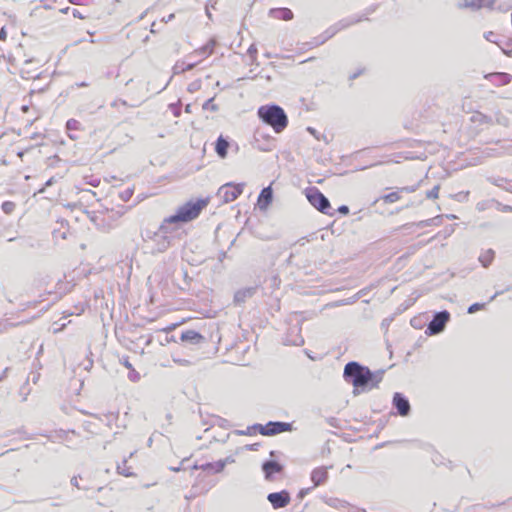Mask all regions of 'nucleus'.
<instances>
[{"instance_id": "20", "label": "nucleus", "mask_w": 512, "mask_h": 512, "mask_svg": "<svg viewBox=\"0 0 512 512\" xmlns=\"http://www.w3.org/2000/svg\"><path fill=\"white\" fill-rule=\"evenodd\" d=\"M270 14L273 18L281 19V20H291L293 18V13L288 8H275L270 10Z\"/></svg>"}, {"instance_id": "26", "label": "nucleus", "mask_w": 512, "mask_h": 512, "mask_svg": "<svg viewBox=\"0 0 512 512\" xmlns=\"http://www.w3.org/2000/svg\"><path fill=\"white\" fill-rule=\"evenodd\" d=\"M493 259H494V253L490 250L486 251L479 257V260L483 264L484 267H488L491 264V262L493 261Z\"/></svg>"}, {"instance_id": "13", "label": "nucleus", "mask_w": 512, "mask_h": 512, "mask_svg": "<svg viewBox=\"0 0 512 512\" xmlns=\"http://www.w3.org/2000/svg\"><path fill=\"white\" fill-rule=\"evenodd\" d=\"M180 340L193 346H200L206 342L205 336L192 329L183 331Z\"/></svg>"}, {"instance_id": "3", "label": "nucleus", "mask_w": 512, "mask_h": 512, "mask_svg": "<svg viewBox=\"0 0 512 512\" xmlns=\"http://www.w3.org/2000/svg\"><path fill=\"white\" fill-rule=\"evenodd\" d=\"M344 377L351 382L354 389L377 387L379 382L368 367L361 366L357 362H349L344 368Z\"/></svg>"}, {"instance_id": "30", "label": "nucleus", "mask_w": 512, "mask_h": 512, "mask_svg": "<svg viewBox=\"0 0 512 512\" xmlns=\"http://www.w3.org/2000/svg\"><path fill=\"white\" fill-rule=\"evenodd\" d=\"M41 2L43 3V7L45 9H51L53 6L52 4L56 2V0H41Z\"/></svg>"}, {"instance_id": "4", "label": "nucleus", "mask_w": 512, "mask_h": 512, "mask_svg": "<svg viewBox=\"0 0 512 512\" xmlns=\"http://www.w3.org/2000/svg\"><path fill=\"white\" fill-rule=\"evenodd\" d=\"M257 115L265 124L271 126L275 133L283 132L288 126V117L280 106H260Z\"/></svg>"}, {"instance_id": "8", "label": "nucleus", "mask_w": 512, "mask_h": 512, "mask_svg": "<svg viewBox=\"0 0 512 512\" xmlns=\"http://www.w3.org/2000/svg\"><path fill=\"white\" fill-rule=\"evenodd\" d=\"M291 430V424L286 422H268L265 425H259L258 431L261 435L272 436Z\"/></svg>"}, {"instance_id": "31", "label": "nucleus", "mask_w": 512, "mask_h": 512, "mask_svg": "<svg viewBox=\"0 0 512 512\" xmlns=\"http://www.w3.org/2000/svg\"><path fill=\"white\" fill-rule=\"evenodd\" d=\"M313 489L314 488H312V487L301 489L299 492V497L303 498L305 495L309 494Z\"/></svg>"}, {"instance_id": "25", "label": "nucleus", "mask_w": 512, "mask_h": 512, "mask_svg": "<svg viewBox=\"0 0 512 512\" xmlns=\"http://www.w3.org/2000/svg\"><path fill=\"white\" fill-rule=\"evenodd\" d=\"M21 111H22L23 113H28V112H30V111H31V112H32V116H33L34 118H37V117H38V115H39V110H38V108L36 107V105H35L34 103H32L31 98L29 99L28 103H24V104H22V106H21Z\"/></svg>"}, {"instance_id": "17", "label": "nucleus", "mask_w": 512, "mask_h": 512, "mask_svg": "<svg viewBox=\"0 0 512 512\" xmlns=\"http://www.w3.org/2000/svg\"><path fill=\"white\" fill-rule=\"evenodd\" d=\"M273 198V193L271 186L265 187L260 192L258 199H257V205L261 210L267 209V207L271 204Z\"/></svg>"}, {"instance_id": "24", "label": "nucleus", "mask_w": 512, "mask_h": 512, "mask_svg": "<svg viewBox=\"0 0 512 512\" xmlns=\"http://www.w3.org/2000/svg\"><path fill=\"white\" fill-rule=\"evenodd\" d=\"M253 293H254L253 288H246V289L240 290L235 294L234 300L237 303H243V302H245V300L247 298L251 297L253 295Z\"/></svg>"}, {"instance_id": "21", "label": "nucleus", "mask_w": 512, "mask_h": 512, "mask_svg": "<svg viewBox=\"0 0 512 512\" xmlns=\"http://www.w3.org/2000/svg\"><path fill=\"white\" fill-rule=\"evenodd\" d=\"M117 471L119 474L125 477H131L135 475L134 467L129 464L127 459L122 460V462L117 465Z\"/></svg>"}, {"instance_id": "36", "label": "nucleus", "mask_w": 512, "mask_h": 512, "mask_svg": "<svg viewBox=\"0 0 512 512\" xmlns=\"http://www.w3.org/2000/svg\"><path fill=\"white\" fill-rule=\"evenodd\" d=\"M185 323V320H182L180 323H177V324H172L171 326H169L166 330L167 331H172L174 330L177 326L181 325V324H184Z\"/></svg>"}, {"instance_id": "40", "label": "nucleus", "mask_w": 512, "mask_h": 512, "mask_svg": "<svg viewBox=\"0 0 512 512\" xmlns=\"http://www.w3.org/2000/svg\"><path fill=\"white\" fill-rule=\"evenodd\" d=\"M206 12H207L208 16L210 17V12H209V8L208 7L206 8Z\"/></svg>"}, {"instance_id": "14", "label": "nucleus", "mask_w": 512, "mask_h": 512, "mask_svg": "<svg viewBox=\"0 0 512 512\" xmlns=\"http://www.w3.org/2000/svg\"><path fill=\"white\" fill-rule=\"evenodd\" d=\"M415 191H416L415 186H406V187L399 188L397 191H393V192L383 195L381 199L383 200L384 203H389V204L395 203V202L401 200L402 193H413Z\"/></svg>"}, {"instance_id": "35", "label": "nucleus", "mask_w": 512, "mask_h": 512, "mask_svg": "<svg viewBox=\"0 0 512 512\" xmlns=\"http://www.w3.org/2000/svg\"><path fill=\"white\" fill-rule=\"evenodd\" d=\"M70 3L78 6H84V0H68Z\"/></svg>"}, {"instance_id": "39", "label": "nucleus", "mask_w": 512, "mask_h": 512, "mask_svg": "<svg viewBox=\"0 0 512 512\" xmlns=\"http://www.w3.org/2000/svg\"><path fill=\"white\" fill-rule=\"evenodd\" d=\"M0 32H1V33L6 32L5 27H2V28L0 29Z\"/></svg>"}, {"instance_id": "7", "label": "nucleus", "mask_w": 512, "mask_h": 512, "mask_svg": "<svg viewBox=\"0 0 512 512\" xmlns=\"http://www.w3.org/2000/svg\"><path fill=\"white\" fill-rule=\"evenodd\" d=\"M306 197L310 204L318 211L324 214L332 215L329 211L331 206L329 200L317 188H310L306 192Z\"/></svg>"}, {"instance_id": "2", "label": "nucleus", "mask_w": 512, "mask_h": 512, "mask_svg": "<svg viewBox=\"0 0 512 512\" xmlns=\"http://www.w3.org/2000/svg\"><path fill=\"white\" fill-rule=\"evenodd\" d=\"M209 203L210 197L187 201L177 209L174 215L167 217L164 222L167 224L191 222L199 217Z\"/></svg>"}, {"instance_id": "23", "label": "nucleus", "mask_w": 512, "mask_h": 512, "mask_svg": "<svg viewBox=\"0 0 512 512\" xmlns=\"http://www.w3.org/2000/svg\"><path fill=\"white\" fill-rule=\"evenodd\" d=\"M69 13H71L75 18L84 19L88 14V9L85 4L84 6H80V8L70 9L69 7H66V15Z\"/></svg>"}, {"instance_id": "34", "label": "nucleus", "mask_w": 512, "mask_h": 512, "mask_svg": "<svg viewBox=\"0 0 512 512\" xmlns=\"http://www.w3.org/2000/svg\"><path fill=\"white\" fill-rule=\"evenodd\" d=\"M478 309H480V305L479 304H473L472 306L469 307L468 312L469 313H473V312L477 311Z\"/></svg>"}, {"instance_id": "29", "label": "nucleus", "mask_w": 512, "mask_h": 512, "mask_svg": "<svg viewBox=\"0 0 512 512\" xmlns=\"http://www.w3.org/2000/svg\"><path fill=\"white\" fill-rule=\"evenodd\" d=\"M81 124L76 120H69L66 122V129L68 130H80Z\"/></svg>"}, {"instance_id": "11", "label": "nucleus", "mask_w": 512, "mask_h": 512, "mask_svg": "<svg viewBox=\"0 0 512 512\" xmlns=\"http://www.w3.org/2000/svg\"><path fill=\"white\" fill-rule=\"evenodd\" d=\"M331 467L318 466L315 467L310 473V479L313 483L312 488H317L327 483L329 479V469Z\"/></svg>"}, {"instance_id": "9", "label": "nucleus", "mask_w": 512, "mask_h": 512, "mask_svg": "<svg viewBox=\"0 0 512 512\" xmlns=\"http://www.w3.org/2000/svg\"><path fill=\"white\" fill-rule=\"evenodd\" d=\"M450 314L447 311L437 313L433 320L429 323L427 333L434 335L442 332L449 321Z\"/></svg>"}, {"instance_id": "33", "label": "nucleus", "mask_w": 512, "mask_h": 512, "mask_svg": "<svg viewBox=\"0 0 512 512\" xmlns=\"http://www.w3.org/2000/svg\"><path fill=\"white\" fill-rule=\"evenodd\" d=\"M338 211H339L340 213H342V214L346 215V214H348V213H349V208H348L347 206L343 205V206H340V207L338 208Z\"/></svg>"}, {"instance_id": "10", "label": "nucleus", "mask_w": 512, "mask_h": 512, "mask_svg": "<svg viewBox=\"0 0 512 512\" xmlns=\"http://www.w3.org/2000/svg\"><path fill=\"white\" fill-rule=\"evenodd\" d=\"M283 469V465L277 461H266L262 465L264 477L269 482H274L278 480L277 475L282 474Z\"/></svg>"}, {"instance_id": "28", "label": "nucleus", "mask_w": 512, "mask_h": 512, "mask_svg": "<svg viewBox=\"0 0 512 512\" xmlns=\"http://www.w3.org/2000/svg\"><path fill=\"white\" fill-rule=\"evenodd\" d=\"M439 192H440V186L436 185L430 191H428L426 193V197L429 198V199H438L439 198Z\"/></svg>"}, {"instance_id": "12", "label": "nucleus", "mask_w": 512, "mask_h": 512, "mask_svg": "<svg viewBox=\"0 0 512 512\" xmlns=\"http://www.w3.org/2000/svg\"><path fill=\"white\" fill-rule=\"evenodd\" d=\"M267 499L274 509L284 508L291 502V497L287 490L270 493Z\"/></svg>"}, {"instance_id": "37", "label": "nucleus", "mask_w": 512, "mask_h": 512, "mask_svg": "<svg viewBox=\"0 0 512 512\" xmlns=\"http://www.w3.org/2000/svg\"><path fill=\"white\" fill-rule=\"evenodd\" d=\"M69 137H70L71 139H77V138H78V136H77V135H73V134H69Z\"/></svg>"}, {"instance_id": "16", "label": "nucleus", "mask_w": 512, "mask_h": 512, "mask_svg": "<svg viewBox=\"0 0 512 512\" xmlns=\"http://www.w3.org/2000/svg\"><path fill=\"white\" fill-rule=\"evenodd\" d=\"M393 404L396 407L399 415L407 416L410 411V404L408 400L400 393H395L393 396Z\"/></svg>"}, {"instance_id": "32", "label": "nucleus", "mask_w": 512, "mask_h": 512, "mask_svg": "<svg viewBox=\"0 0 512 512\" xmlns=\"http://www.w3.org/2000/svg\"><path fill=\"white\" fill-rule=\"evenodd\" d=\"M71 483L76 486L78 489H86V486H80L78 481H77V478L74 477L71 479Z\"/></svg>"}, {"instance_id": "22", "label": "nucleus", "mask_w": 512, "mask_h": 512, "mask_svg": "<svg viewBox=\"0 0 512 512\" xmlns=\"http://www.w3.org/2000/svg\"><path fill=\"white\" fill-rule=\"evenodd\" d=\"M121 363L122 365L127 368L129 370V374H128V378L133 381V382H136L140 379V374L134 369V367L132 366V364L130 363L129 361V358L128 357H124L122 360H121Z\"/></svg>"}, {"instance_id": "6", "label": "nucleus", "mask_w": 512, "mask_h": 512, "mask_svg": "<svg viewBox=\"0 0 512 512\" xmlns=\"http://www.w3.org/2000/svg\"><path fill=\"white\" fill-rule=\"evenodd\" d=\"M244 187L245 183L229 182L218 189L217 196L223 203H230L235 201L243 193Z\"/></svg>"}, {"instance_id": "38", "label": "nucleus", "mask_w": 512, "mask_h": 512, "mask_svg": "<svg viewBox=\"0 0 512 512\" xmlns=\"http://www.w3.org/2000/svg\"><path fill=\"white\" fill-rule=\"evenodd\" d=\"M212 101V99L208 100L205 104H204V108H207V106L209 105V103Z\"/></svg>"}, {"instance_id": "15", "label": "nucleus", "mask_w": 512, "mask_h": 512, "mask_svg": "<svg viewBox=\"0 0 512 512\" xmlns=\"http://www.w3.org/2000/svg\"><path fill=\"white\" fill-rule=\"evenodd\" d=\"M495 0H463L459 2V7L469 8L471 10H478L483 7L491 8Z\"/></svg>"}, {"instance_id": "19", "label": "nucleus", "mask_w": 512, "mask_h": 512, "mask_svg": "<svg viewBox=\"0 0 512 512\" xmlns=\"http://www.w3.org/2000/svg\"><path fill=\"white\" fill-rule=\"evenodd\" d=\"M485 78L498 85L509 84L512 80V76L508 73H490L486 75Z\"/></svg>"}, {"instance_id": "27", "label": "nucleus", "mask_w": 512, "mask_h": 512, "mask_svg": "<svg viewBox=\"0 0 512 512\" xmlns=\"http://www.w3.org/2000/svg\"><path fill=\"white\" fill-rule=\"evenodd\" d=\"M15 207H16V204L12 201H5V202H3L2 206H1L2 211L7 215L13 213V211L15 210Z\"/></svg>"}, {"instance_id": "1", "label": "nucleus", "mask_w": 512, "mask_h": 512, "mask_svg": "<svg viewBox=\"0 0 512 512\" xmlns=\"http://www.w3.org/2000/svg\"><path fill=\"white\" fill-rule=\"evenodd\" d=\"M0 50L3 57L19 70L22 77L34 79L39 76L43 60L35 51L28 49L22 40L12 34H0Z\"/></svg>"}, {"instance_id": "5", "label": "nucleus", "mask_w": 512, "mask_h": 512, "mask_svg": "<svg viewBox=\"0 0 512 512\" xmlns=\"http://www.w3.org/2000/svg\"><path fill=\"white\" fill-rule=\"evenodd\" d=\"M215 41L210 40L203 47L194 50L190 53L186 58L182 60H178L173 66V71L175 74H182L187 71L192 70L198 64H200L204 59L209 57L214 50Z\"/></svg>"}, {"instance_id": "41", "label": "nucleus", "mask_w": 512, "mask_h": 512, "mask_svg": "<svg viewBox=\"0 0 512 512\" xmlns=\"http://www.w3.org/2000/svg\"><path fill=\"white\" fill-rule=\"evenodd\" d=\"M359 19H353L351 22H358Z\"/></svg>"}, {"instance_id": "18", "label": "nucleus", "mask_w": 512, "mask_h": 512, "mask_svg": "<svg viewBox=\"0 0 512 512\" xmlns=\"http://www.w3.org/2000/svg\"><path fill=\"white\" fill-rule=\"evenodd\" d=\"M230 147V143L223 136H219L215 142V152L216 154L224 159L227 157L228 149Z\"/></svg>"}]
</instances>
